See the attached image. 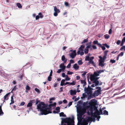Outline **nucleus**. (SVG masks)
<instances>
[{
	"label": "nucleus",
	"instance_id": "nucleus-1",
	"mask_svg": "<svg viewBox=\"0 0 125 125\" xmlns=\"http://www.w3.org/2000/svg\"><path fill=\"white\" fill-rule=\"evenodd\" d=\"M97 101L95 99L91 100L90 102V105L86 108H81L76 107L77 119V125H87L88 122H94L95 118H97L99 121L100 116L99 115L98 111H96L93 113V110L95 109V106L97 104Z\"/></svg>",
	"mask_w": 125,
	"mask_h": 125
},
{
	"label": "nucleus",
	"instance_id": "nucleus-2",
	"mask_svg": "<svg viewBox=\"0 0 125 125\" xmlns=\"http://www.w3.org/2000/svg\"><path fill=\"white\" fill-rule=\"evenodd\" d=\"M56 103H54L53 104H50L49 106L45 104L43 102H41L37 105V109L38 111L41 112L40 115H46L52 113L51 110V106H55Z\"/></svg>",
	"mask_w": 125,
	"mask_h": 125
},
{
	"label": "nucleus",
	"instance_id": "nucleus-3",
	"mask_svg": "<svg viewBox=\"0 0 125 125\" xmlns=\"http://www.w3.org/2000/svg\"><path fill=\"white\" fill-rule=\"evenodd\" d=\"M73 123L72 119L70 118H66L62 121L61 125H74Z\"/></svg>",
	"mask_w": 125,
	"mask_h": 125
},
{
	"label": "nucleus",
	"instance_id": "nucleus-4",
	"mask_svg": "<svg viewBox=\"0 0 125 125\" xmlns=\"http://www.w3.org/2000/svg\"><path fill=\"white\" fill-rule=\"evenodd\" d=\"M108 52V51H105L104 52V55L103 57L101 56H99V57L100 58L99 60V66L101 67H103L104 66V63L105 60L106 58L107 53Z\"/></svg>",
	"mask_w": 125,
	"mask_h": 125
},
{
	"label": "nucleus",
	"instance_id": "nucleus-5",
	"mask_svg": "<svg viewBox=\"0 0 125 125\" xmlns=\"http://www.w3.org/2000/svg\"><path fill=\"white\" fill-rule=\"evenodd\" d=\"M93 89L90 87L89 86H88L87 88L85 87L84 88V90L85 93H84L83 94V98H84L87 96L86 93L88 94H91L92 93V91Z\"/></svg>",
	"mask_w": 125,
	"mask_h": 125
},
{
	"label": "nucleus",
	"instance_id": "nucleus-6",
	"mask_svg": "<svg viewBox=\"0 0 125 125\" xmlns=\"http://www.w3.org/2000/svg\"><path fill=\"white\" fill-rule=\"evenodd\" d=\"M99 74L97 71L95 72L94 73V74L91 75L90 79L91 81H92L95 79H98V78L97 76H99Z\"/></svg>",
	"mask_w": 125,
	"mask_h": 125
},
{
	"label": "nucleus",
	"instance_id": "nucleus-7",
	"mask_svg": "<svg viewBox=\"0 0 125 125\" xmlns=\"http://www.w3.org/2000/svg\"><path fill=\"white\" fill-rule=\"evenodd\" d=\"M84 47V45H82L79 48V50L77 52V54L78 55L80 54L81 55H83L84 53L83 52V49Z\"/></svg>",
	"mask_w": 125,
	"mask_h": 125
},
{
	"label": "nucleus",
	"instance_id": "nucleus-8",
	"mask_svg": "<svg viewBox=\"0 0 125 125\" xmlns=\"http://www.w3.org/2000/svg\"><path fill=\"white\" fill-rule=\"evenodd\" d=\"M70 52H71L69 53V56L72 58H74L76 55V50H70Z\"/></svg>",
	"mask_w": 125,
	"mask_h": 125
},
{
	"label": "nucleus",
	"instance_id": "nucleus-9",
	"mask_svg": "<svg viewBox=\"0 0 125 125\" xmlns=\"http://www.w3.org/2000/svg\"><path fill=\"white\" fill-rule=\"evenodd\" d=\"M54 12L53 13V15L55 16H56L58 15V14L60 12V10L57 9L56 7H54Z\"/></svg>",
	"mask_w": 125,
	"mask_h": 125
},
{
	"label": "nucleus",
	"instance_id": "nucleus-10",
	"mask_svg": "<svg viewBox=\"0 0 125 125\" xmlns=\"http://www.w3.org/2000/svg\"><path fill=\"white\" fill-rule=\"evenodd\" d=\"M96 89H98V90L95 91L94 93V95L97 96L100 94V92L101 91V88L99 87H96Z\"/></svg>",
	"mask_w": 125,
	"mask_h": 125
},
{
	"label": "nucleus",
	"instance_id": "nucleus-11",
	"mask_svg": "<svg viewBox=\"0 0 125 125\" xmlns=\"http://www.w3.org/2000/svg\"><path fill=\"white\" fill-rule=\"evenodd\" d=\"M91 56V54L90 53L88 54L87 56H85V61H90V60H93L94 58V57H89Z\"/></svg>",
	"mask_w": 125,
	"mask_h": 125
},
{
	"label": "nucleus",
	"instance_id": "nucleus-12",
	"mask_svg": "<svg viewBox=\"0 0 125 125\" xmlns=\"http://www.w3.org/2000/svg\"><path fill=\"white\" fill-rule=\"evenodd\" d=\"M91 47V45H90L87 46L85 48L84 50V53L85 54L87 53L88 52L89 48H90Z\"/></svg>",
	"mask_w": 125,
	"mask_h": 125
},
{
	"label": "nucleus",
	"instance_id": "nucleus-13",
	"mask_svg": "<svg viewBox=\"0 0 125 125\" xmlns=\"http://www.w3.org/2000/svg\"><path fill=\"white\" fill-rule=\"evenodd\" d=\"M70 92V94L71 95H75L77 92L76 90L73 89L71 90Z\"/></svg>",
	"mask_w": 125,
	"mask_h": 125
},
{
	"label": "nucleus",
	"instance_id": "nucleus-14",
	"mask_svg": "<svg viewBox=\"0 0 125 125\" xmlns=\"http://www.w3.org/2000/svg\"><path fill=\"white\" fill-rule=\"evenodd\" d=\"M65 66L64 63H62L59 66V67L62 70V72H64L65 68Z\"/></svg>",
	"mask_w": 125,
	"mask_h": 125
},
{
	"label": "nucleus",
	"instance_id": "nucleus-15",
	"mask_svg": "<svg viewBox=\"0 0 125 125\" xmlns=\"http://www.w3.org/2000/svg\"><path fill=\"white\" fill-rule=\"evenodd\" d=\"M56 110L57 111H54L53 113H58L60 112V108L59 107H57L56 108Z\"/></svg>",
	"mask_w": 125,
	"mask_h": 125
},
{
	"label": "nucleus",
	"instance_id": "nucleus-16",
	"mask_svg": "<svg viewBox=\"0 0 125 125\" xmlns=\"http://www.w3.org/2000/svg\"><path fill=\"white\" fill-rule=\"evenodd\" d=\"M61 60L64 63H65L67 60V59L65 58V56L64 55L62 56V57Z\"/></svg>",
	"mask_w": 125,
	"mask_h": 125
},
{
	"label": "nucleus",
	"instance_id": "nucleus-17",
	"mask_svg": "<svg viewBox=\"0 0 125 125\" xmlns=\"http://www.w3.org/2000/svg\"><path fill=\"white\" fill-rule=\"evenodd\" d=\"M124 52H122L120 53L116 57V58L117 60L118 61L119 60V57L120 56L121 57L122 56L124 55Z\"/></svg>",
	"mask_w": 125,
	"mask_h": 125
},
{
	"label": "nucleus",
	"instance_id": "nucleus-18",
	"mask_svg": "<svg viewBox=\"0 0 125 125\" xmlns=\"http://www.w3.org/2000/svg\"><path fill=\"white\" fill-rule=\"evenodd\" d=\"M73 68L76 70H78L79 69V66L77 65V64H75L73 66Z\"/></svg>",
	"mask_w": 125,
	"mask_h": 125
},
{
	"label": "nucleus",
	"instance_id": "nucleus-19",
	"mask_svg": "<svg viewBox=\"0 0 125 125\" xmlns=\"http://www.w3.org/2000/svg\"><path fill=\"white\" fill-rule=\"evenodd\" d=\"M97 80V79H95L94 80L92 81H94V83H95V86H96L97 85H100V84H99V82L98 80Z\"/></svg>",
	"mask_w": 125,
	"mask_h": 125
},
{
	"label": "nucleus",
	"instance_id": "nucleus-20",
	"mask_svg": "<svg viewBox=\"0 0 125 125\" xmlns=\"http://www.w3.org/2000/svg\"><path fill=\"white\" fill-rule=\"evenodd\" d=\"M93 43L94 44H97V45H98L99 46H101V45L100 43H98V41H94L93 42Z\"/></svg>",
	"mask_w": 125,
	"mask_h": 125
},
{
	"label": "nucleus",
	"instance_id": "nucleus-21",
	"mask_svg": "<svg viewBox=\"0 0 125 125\" xmlns=\"http://www.w3.org/2000/svg\"><path fill=\"white\" fill-rule=\"evenodd\" d=\"M81 83L83 84V87H84L86 84V82L84 80H81Z\"/></svg>",
	"mask_w": 125,
	"mask_h": 125
},
{
	"label": "nucleus",
	"instance_id": "nucleus-22",
	"mask_svg": "<svg viewBox=\"0 0 125 125\" xmlns=\"http://www.w3.org/2000/svg\"><path fill=\"white\" fill-rule=\"evenodd\" d=\"M103 111H102L101 113L102 114V115L104 114L105 115H108V112L106 111L105 110H103Z\"/></svg>",
	"mask_w": 125,
	"mask_h": 125
},
{
	"label": "nucleus",
	"instance_id": "nucleus-23",
	"mask_svg": "<svg viewBox=\"0 0 125 125\" xmlns=\"http://www.w3.org/2000/svg\"><path fill=\"white\" fill-rule=\"evenodd\" d=\"M9 94H7L6 95L4 96V100H7L8 99V96Z\"/></svg>",
	"mask_w": 125,
	"mask_h": 125
},
{
	"label": "nucleus",
	"instance_id": "nucleus-24",
	"mask_svg": "<svg viewBox=\"0 0 125 125\" xmlns=\"http://www.w3.org/2000/svg\"><path fill=\"white\" fill-rule=\"evenodd\" d=\"M60 116V117L62 116L63 117H65L66 116V115L64 114L63 112H61L59 114Z\"/></svg>",
	"mask_w": 125,
	"mask_h": 125
},
{
	"label": "nucleus",
	"instance_id": "nucleus-25",
	"mask_svg": "<svg viewBox=\"0 0 125 125\" xmlns=\"http://www.w3.org/2000/svg\"><path fill=\"white\" fill-rule=\"evenodd\" d=\"M65 80L64 79H62L61 81V83L60 85L61 86H62L64 85V82H65Z\"/></svg>",
	"mask_w": 125,
	"mask_h": 125
},
{
	"label": "nucleus",
	"instance_id": "nucleus-26",
	"mask_svg": "<svg viewBox=\"0 0 125 125\" xmlns=\"http://www.w3.org/2000/svg\"><path fill=\"white\" fill-rule=\"evenodd\" d=\"M65 77V80L66 81H69L70 79V78L67 75H66Z\"/></svg>",
	"mask_w": 125,
	"mask_h": 125
},
{
	"label": "nucleus",
	"instance_id": "nucleus-27",
	"mask_svg": "<svg viewBox=\"0 0 125 125\" xmlns=\"http://www.w3.org/2000/svg\"><path fill=\"white\" fill-rule=\"evenodd\" d=\"M16 86H15L12 88V89L11 91V93H12L13 91H15L16 90V89H17V88H16Z\"/></svg>",
	"mask_w": 125,
	"mask_h": 125
},
{
	"label": "nucleus",
	"instance_id": "nucleus-28",
	"mask_svg": "<svg viewBox=\"0 0 125 125\" xmlns=\"http://www.w3.org/2000/svg\"><path fill=\"white\" fill-rule=\"evenodd\" d=\"M76 84V82L74 81H73L72 82L70 83L69 85H75Z\"/></svg>",
	"mask_w": 125,
	"mask_h": 125
},
{
	"label": "nucleus",
	"instance_id": "nucleus-29",
	"mask_svg": "<svg viewBox=\"0 0 125 125\" xmlns=\"http://www.w3.org/2000/svg\"><path fill=\"white\" fill-rule=\"evenodd\" d=\"M89 63H91L92 64H93V65L95 66V64H94V61H93L92 60H90V61H89Z\"/></svg>",
	"mask_w": 125,
	"mask_h": 125
},
{
	"label": "nucleus",
	"instance_id": "nucleus-30",
	"mask_svg": "<svg viewBox=\"0 0 125 125\" xmlns=\"http://www.w3.org/2000/svg\"><path fill=\"white\" fill-rule=\"evenodd\" d=\"M3 113L2 112L1 109V105L0 106V115H3Z\"/></svg>",
	"mask_w": 125,
	"mask_h": 125
},
{
	"label": "nucleus",
	"instance_id": "nucleus-31",
	"mask_svg": "<svg viewBox=\"0 0 125 125\" xmlns=\"http://www.w3.org/2000/svg\"><path fill=\"white\" fill-rule=\"evenodd\" d=\"M11 103H10V104H13L14 102V101L13 100V97L12 96L11 97Z\"/></svg>",
	"mask_w": 125,
	"mask_h": 125
},
{
	"label": "nucleus",
	"instance_id": "nucleus-32",
	"mask_svg": "<svg viewBox=\"0 0 125 125\" xmlns=\"http://www.w3.org/2000/svg\"><path fill=\"white\" fill-rule=\"evenodd\" d=\"M32 104L31 103L29 102V103L27 104V107H31L32 106Z\"/></svg>",
	"mask_w": 125,
	"mask_h": 125
},
{
	"label": "nucleus",
	"instance_id": "nucleus-33",
	"mask_svg": "<svg viewBox=\"0 0 125 125\" xmlns=\"http://www.w3.org/2000/svg\"><path fill=\"white\" fill-rule=\"evenodd\" d=\"M38 15H39L40 18H42L43 17V16L42 15V13L41 12L39 13Z\"/></svg>",
	"mask_w": 125,
	"mask_h": 125
},
{
	"label": "nucleus",
	"instance_id": "nucleus-34",
	"mask_svg": "<svg viewBox=\"0 0 125 125\" xmlns=\"http://www.w3.org/2000/svg\"><path fill=\"white\" fill-rule=\"evenodd\" d=\"M123 50H124V51H125V46H123L122 47H121L120 49V50L121 51H122Z\"/></svg>",
	"mask_w": 125,
	"mask_h": 125
},
{
	"label": "nucleus",
	"instance_id": "nucleus-35",
	"mask_svg": "<svg viewBox=\"0 0 125 125\" xmlns=\"http://www.w3.org/2000/svg\"><path fill=\"white\" fill-rule=\"evenodd\" d=\"M17 5L18 7L19 8H22V6L21 4L19 3H17Z\"/></svg>",
	"mask_w": 125,
	"mask_h": 125
},
{
	"label": "nucleus",
	"instance_id": "nucleus-36",
	"mask_svg": "<svg viewBox=\"0 0 125 125\" xmlns=\"http://www.w3.org/2000/svg\"><path fill=\"white\" fill-rule=\"evenodd\" d=\"M78 64L79 65H81L82 64L83 62H82V60H79L78 62Z\"/></svg>",
	"mask_w": 125,
	"mask_h": 125
},
{
	"label": "nucleus",
	"instance_id": "nucleus-37",
	"mask_svg": "<svg viewBox=\"0 0 125 125\" xmlns=\"http://www.w3.org/2000/svg\"><path fill=\"white\" fill-rule=\"evenodd\" d=\"M25 89L26 90H30V88L28 85H27L25 87Z\"/></svg>",
	"mask_w": 125,
	"mask_h": 125
},
{
	"label": "nucleus",
	"instance_id": "nucleus-38",
	"mask_svg": "<svg viewBox=\"0 0 125 125\" xmlns=\"http://www.w3.org/2000/svg\"><path fill=\"white\" fill-rule=\"evenodd\" d=\"M88 41V39H84L83 42L82 43H85L87 42Z\"/></svg>",
	"mask_w": 125,
	"mask_h": 125
},
{
	"label": "nucleus",
	"instance_id": "nucleus-39",
	"mask_svg": "<svg viewBox=\"0 0 125 125\" xmlns=\"http://www.w3.org/2000/svg\"><path fill=\"white\" fill-rule=\"evenodd\" d=\"M62 71V70L61 69H59L57 71V73H60Z\"/></svg>",
	"mask_w": 125,
	"mask_h": 125
},
{
	"label": "nucleus",
	"instance_id": "nucleus-40",
	"mask_svg": "<svg viewBox=\"0 0 125 125\" xmlns=\"http://www.w3.org/2000/svg\"><path fill=\"white\" fill-rule=\"evenodd\" d=\"M105 38L106 39H107L109 38V36L107 34H105L104 35Z\"/></svg>",
	"mask_w": 125,
	"mask_h": 125
},
{
	"label": "nucleus",
	"instance_id": "nucleus-41",
	"mask_svg": "<svg viewBox=\"0 0 125 125\" xmlns=\"http://www.w3.org/2000/svg\"><path fill=\"white\" fill-rule=\"evenodd\" d=\"M104 71L103 70H100L98 71L97 72H98L99 74H100L101 73L104 72Z\"/></svg>",
	"mask_w": 125,
	"mask_h": 125
},
{
	"label": "nucleus",
	"instance_id": "nucleus-42",
	"mask_svg": "<svg viewBox=\"0 0 125 125\" xmlns=\"http://www.w3.org/2000/svg\"><path fill=\"white\" fill-rule=\"evenodd\" d=\"M73 73L72 72H70L69 71H68L67 72V74L71 75L72 74H73Z\"/></svg>",
	"mask_w": 125,
	"mask_h": 125
},
{
	"label": "nucleus",
	"instance_id": "nucleus-43",
	"mask_svg": "<svg viewBox=\"0 0 125 125\" xmlns=\"http://www.w3.org/2000/svg\"><path fill=\"white\" fill-rule=\"evenodd\" d=\"M121 42V41L120 40H118L117 42H116V44L118 45H119V44H120V43Z\"/></svg>",
	"mask_w": 125,
	"mask_h": 125
},
{
	"label": "nucleus",
	"instance_id": "nucleus-44",
	"mask_svg": "<svg viewBox=\"0 0 125 125\" xmlns=\"http://www.w3.org/2000/svg\"><path fill=\"white\" fill-rule=\"evenodd\" d=\"M35 91H36L37 93H40V90H39L38 89L36 88H35Z\"/></svg>",
	"mask_w": 125,
	"mask_h": 125
},
{
	"label": "nucleus",
	"instance_id": "nucleus-45",
	"mask_svg": "<svg viewBox=\"0 0 125 125\" xmlns=\"http://www.w3.org/2000/svg\"><path fill=\"white\" fill-rule=\"evenodd\" d=\"M110 62L112 63H114L115 62V60L111 59L110 60Z\"/></svg>",
	"mask_w": 125,
	"mask_h": 125
},
{
	"label": "nucleus",
	"instance_id": "nucleus-46",
	"mask_svg": "<svg viewBox=\"0 0 125 125\" xmlns=\"http://www.w3.org/2000/svg\"><path fill=\"white\" fill-rule=\"evenodd\" d=\"M103 45H104L106 47V48H109V46L108 45H107V44L106 43L105 44H103Z\"/></svg>",
	"mask_w": 125,
	"mask_h": 125
},
{
	"label": "nucleus",
	"instance_id": "nucleus-47",
	"mask_svg": "<svg viewBox=\"0 0 125 125\" xmlns=\"http://www.w3.org/2000/svg\"><path fill=\"white\" fill-rule=\"evenodd\" d=\"M71 66V64L70 63H69L68 65L66 67L67 68H70V66Z\"/></svg>",
	"mask_w": 125,
	"mask_h": 125
},
{
	"label": "nucleus",
	"instance_id": "nucleus-48",
	"mask_svg": "<svg viewBox=\"0 0 125 125\" xmlns=\"http://www.w3.org/2000/svg\"><path fill=\"white\" fill-rule=\"evenodd\" d=\"M51 77L49 76L48 77V80L49 81H51Z\"/></svg>",
	"mask_w": 125,
	"mask_h": 125
},
{
	"label": "nucleus",
	"instance_id": "nucleus-49",
	"mask_svg": "<svg viewBox=\"0 0 125 125\" xmlns=\"http://www.w3.org/2000/svg\"><path fill=\"white\" fill-rule=\"evenodd\" d=\"M92 47L94 49H97V47L95 45H93Z\"/></svg>",
	"mask_w": 125,
	"mask_h": 125
},
{
	"label": "nucleus",
	"instance_id": "nucleus-50",
	"mask_svg": "<svg viewBox=\"0 0 125 125\" xmlns=\"http://www.w3.org/2000/svg\"><path fill=\"white\" fill-rule=\"evenodd\" d=\"M86 72H83V73L82 74V75L83 77H84L85 75L86 74Z\"/></svg>",
	"mask_w": 125,
	"mask_h": 125
},
{
	"label": "nucleus",
	"instance_id": "nucleus-51",
	"mask_svg": "<svg viewBox=\"0 0 125 125\" xmlns=\"http://www.w3.org/2000/svg\"><path fill=\"white\" fill-rule=\"evenodd\" d=\"M25 104V103L24 102H22L21 103L20 105L21 106H23Z\"/></svg>",
	"mask_w": 125,
	"mask_h": 125
},
{
	"label": "nucleus",
	"instance_id": "nucleus-52",
	"mask_svg": "<svg viewBox=\"0 0 125 125\" xmlns=\"http://www.w3.org/2000/svg\"><path fill=\"white\" fill-rule=\"evenodd\" d=\"M124 41L123 40H122V42L121 43V44L120 45L121 46H123V44H124Z\"/></svg>",
	"mask_w": 125,
	"mask_h": 125
},
{
	"label": "nucleus",
	"instance_id": "nucleus-53",
	"mask_svg": "<svg viewBox=\"0 0 125 125\" xmlns=\"http://www.w3.org/2000/svg\"><path fill=\"white\" fill-rule=\"evenodd\" d=\"M34 100H30V101L29 102H30L32 104V103H34Z\"/></svg>",
	"mask_w": 125,
	"mask_h": 125
},
{
	"label": "nucleus",
	"instance_id": "nucleus-54",
	"mask_svg": "<svg viewBox=\"0 0 125 125\" xmlns=\"http://www.w3.org/2000/svg\"><path fill=\"white\" fill-rule=\"evenodd\" d=\"M62 76L63 77H65V76H66L65 75V73H62Z\"/></svg>",
	"mask_w": 125,
	"mask_h": 125
},
{
	"label": "nucleus",
	"instance_id": "nucleus-55",
	"mask_svg": "<svg viewBox=\"0 0 125 125\" xmlns=\"http://www.w3.org/2000/svg\"><path fill=\"white\" fill-rule=\"evenodd\" d=\"M74 63V62L73 60H71L70 61V63L71 64V63Z\"/></svg>",
	"mask_w": 125,
	"mask_h": 125
},
{
	"label": "nucleus",
	"instance_id": "nucleus-56",
	"mask_svg": "<svg viewBox=\"0 0 125 125\" xmlns=\"http://www.w3.org/2000/svg\"><path fill=\"white\" fill-rule=\"evenodd\" d=\"M40 18L39 15H37L35 19L36 20H37L38 19Z\"/></svg>",
	"mask_w": 125,
	"mask_h": 125
},
{
	"label": "nucleus",
	"instance_id": "nucleus-57",
	"mask_svg": "<svg viewBox=\"0 0 125 125\" xmlns=\"http://www.w3.org/2000/svg\"><path fill=\"white\" fill-rule=\"evenodd\" d=\"M100 47H101V48L103 50H104L105 49V47H104V46H101Z\"/></svg>",
	"mask_w": 125,
	"mask_h": 125
},
{
	"label": "nucleus",
	"instance_id": "nucleus-58",
	"mask_svg": "<svg viewBox=\"0 0 125 125\" xmlns=\"http://www.w3.org/2000/svg\"><path fill=\"white\" fill-rule=\"evenodd\" d=\"M63 88L62 87H61L60 88V92H62L63 91Z\"/></svg>",
	"mask_w": 125,
	"mask_h": 125
},
{
	"label": "nucleus",
	"instance_id": "nucleus-59",
	"mask_svg": "<svg viewBox=\"0 0 125 125\" xmlns=\"http://www.w3.org/2000/svg\"><path fill=\"white\" fill-rule=\"evenodd\" d=\"M57 84L56 83H54L53 84V87L54 88L56 87L57 86Z\"/></svg>",
	"mask_w": 125,
	"mask_h": 125
},
{
	"label": "nucleus",
	"instance_id": "nucleus-60",
	"mask_svg": "<svg viewBox=\"0 0 125 125\" xmlns=\"http://www.w3.org/2000/svg\"><path fill=\"white\" fill-rule=\"evenodd\" d=\"M117 52V51H116L115 52L114 51H112V52H111V53H112L115 54V53H116Z\"/></svg>",
	"mask_w": 125,
	"mask_h": 125
},
{
	"label": "nucleus",
	"instance_id": "nucleus-61",
	"mask_svg": "<svg viewBox=\"0 0 125 125\" xmlns=\"http://www.w3.org/2000/svg\"><path fill=\"white\" fill-rule=\"evenodd\" d=\"M72 104V103L71 102H70L68 106H70Z\"/></svg>",
	"mask_w": 125,
	"mask_h": 125
},
{
	"label": "nucleus",
	"instance_id": "nucleus-62",
	"mask_svg": "<svg viewBox=\"0 0 125 125\" xmlns=\"http://www.w3.org/2000/svg\"><path fill=\"white\" fill-rule=\"evenodd\" d=\"M80 77L79 76H77L76 79L77 80H79L80 79Z\"/></svg>",
	"mask_w": 125,
	"mask_h": 125
},
{
	"label": "nucleus",
	"instance_id": "nucleus-63",
	"mask_svg": "<svg viewBox=\"0 0 125 125\" xmlns=\"http://www.w3.org/2000/svg\"><path fill=\"white\" fill-rule=\"evenodd\" d=\"M12 83L14 84H15L16 83V82L15 81H12Z\"/></svg>",
	"mask_w": 125,
	"mask_h": 125
},
{
	"label": "nucleus",
	"instance_id": "nucleus-64",
	"mask_svg": "<svg viewBox=\"0 0 125 125\" xmlns=\"http://www.w3.org/2000/svg\"><path fill=\"white\" fill-rule=\"evenodd\" d=\"M54 100V98H52L50 99V100Z\"/></svg>",
	"mask_w": 125,
	"mask_h": 125
}]
</instances>
